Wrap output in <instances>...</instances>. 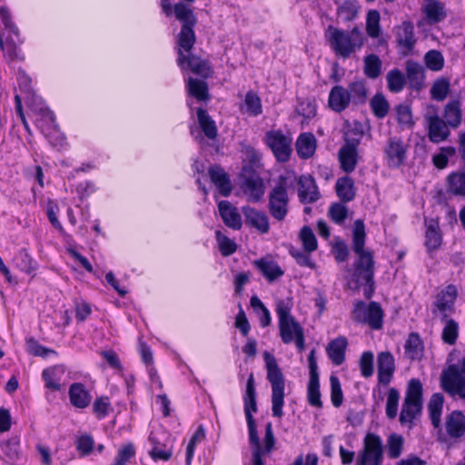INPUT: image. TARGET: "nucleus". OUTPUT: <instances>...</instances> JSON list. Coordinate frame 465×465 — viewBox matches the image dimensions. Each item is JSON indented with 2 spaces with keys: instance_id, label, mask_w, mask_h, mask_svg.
Segmentation results:
<instances>
[{
  "instance_id": "f257e3e1",
  "label": "nucleus",
  "mask_w": 465,
  "mask_h": 465,
  "mask_svg": "<svg viewBox=\"0 0 465 465\" xmlns=\"http://www.w3.org/2000/svg\"><path fill=\"white\" fill-rule=\"evenodd\" d=\"M244 414L246 418L249 442L252 447V465H264L262 455L271 453L275 445V437L273 434L272 424L268 422L265 426V435L263 438L264 447L260 442L255 420L252 413L257 412L256 390L253 373L249 374L245 393L243 395Z\"/></svg>"
},
{
  "instance_id": "f03ea898",
  "label": "nucleus",
  "mask_w": 465,
  "mask_h": 465,
  "mask_svg": "<svg viewBox=\"0 0 465 465\" xmlns=\"http://www.w3.org/2000/svg\"><path fill=\"white\" fill-rule=\"evenodd\" d=\"M365 225L362 220H356L352 231V250L357 254L354 276L357 282L364 284L363 294L370 299L374 292V260L371 251L365 250Z\"/></svg>"
},
{
  "instance_id": "7ed1b4c3",
  "label": "nucleus",
  "mask_w": 465,
  "mask_h": 465,
  "mask_svg": "<svg viewBox=\"0 0 465 465\" xmlns=\"http://www.w3.org/2000/svg\"><path fill=\"white\" fill-rule=\"evenodd\" d=\"M161 6L166 16H171L174 14L175 18L183 24L176 39V44L182 47L181 50L193 47L196 41L193 31L196 18L190 6L183 3H178L173 7L169 0H161Z\"/></svg>"
},
{
  "instance_id": "20e7f679",
  "label": "nucleus",
  "mask_w": 465,
  "mask_h": 465,
  "mask_svg": "<svg viewBox=\"0 0 465 465\" xmlns=\"http://www.w3.org/2000/svg\"><path fill=\"white\" fill-rule=\"evenodd\" d=\"M327 32L331 48L336 56L343 59L349 58L361 49L365 43V36L358 26H354L351 31H345L330 25Z\"/></svg>"
},
{
  "instance_id": "39448f33",
  "label": "nucleus",
  "mask_w": 465,
  "mask_h": 465,
  "mask_svg": "<svg viewBox=\"0 0 465 465\" xmlns=\"http://www.w3.org/2000/svg\"><path fill=\"white\" fill-rule=\"evenodd\" d=\"M423 386L417 378L409 381L404 401L399 417L400 423L411 428L414 420L420 415L423 406Z\"/></svg>"
},
{
  "instance_id": "423d86ee",
  "label": "nucleus",
  "mask_w": 465,
  "mask_h": 465,
  "mask_svg": "<svg viewBox=\"0 0 465 465\" xmlns=\"http://www.w3.org/2000/svg\"><path fill=\"white\" fill-rule=\"evenodd\" d=\"M267 379L272 384V415L281 418L283 415L285 381L281 369L273 355L265 351Z\"/></svg>"
},
{
  "instance_id": "0eeeda50",
  "label": "nucleus",
  "mask_w": 465,
  "mask_h": 465,
  "mask_svg": "<svg viewBox=\"0 0 465 465\" xmlns=\"http://www.w3.org/2000/svg\"><path fill=\"white\" fill-rule=\"evenodd\" d=\"M440 386L452 399L465 401V357L442 370Z\"/></svg>"
},
{
  "instance_id": "6e6552de",
  "label": "nucleus",
  "mask_w": 465,
  "mask_h": 465,
  "mask_svg": "<svg viewBox=\"0 0 465 465\" xmlns=\"http://www.w3.org/2000/svg\"><path fill=\"white\" fill-rule=\"evenodd\" d=\"M33 112L38 115L36 124L49 143L57 150L63 149L66 143V139L55 124L54 113L41 101L35 106L33 104Z\"/></svg>"
},
{
  "instance_id": "1a4fd4ad",
  "label": "nucleus",
  "mask_w": 465,
  "mask_h": 465,
  "mask_svg": "<svg viewBox=\"0 0 465 465\" xmlns=\"http://www.w3.org/2000/svg\"><path fill=\"white\" fill-rule=\"evenodd\" d=\"M293 302L291 298L278 299L276 301V314L279 320L280 336L283 343L290 344L300 331H303L302 325L291 314Z\"/></svg>"
},
{
  "instance_id": "9d476101",
  "label": "nucleus",
  "mask_w": 465,
  "mask_h": 465,
  "mask_svg": "<svg viewBox=\"0 0 465 465\" xmlns=\"http://www.w3.org/2000/svg\"><path fill=\"white\" fill-rule=\"evenodd\" d=\"M363 132L356 128L345 134V143L340 148L338 158L341 168L347 173L353 172L359 161L358 146L362 139Z\"/></svg>"
},
{
  "instance_id": "9b49d317",
  "label": "nucleus",
  "mask_w": 465,
  "mask_h": 465,
  "mask_svg": "<svg viewBox=\"0 0 465 465\" xmlns=\"http://www.w3.org/2000/svg\"><path fill=\"white\" fill-rule=\"evenodd\" d=\"M384 446L381 438L372 432L365 435L362 448L356 457V465H382Z\"/></svg>"
},
{
  "instance_id": "f8f14e48",
  "label": "nucleus",
  "mask_w": 465,
  "mask_h": 465,
  "mask_svg": "<svg viewBox=\"0 0 465 465\" xmlns=\"http://www.w3.org/2000/svg\"><path fill=\"white\" fill-rule=\"evenodd\" d=\"M286 182V177L281 176L279 183L271 190L268 195L269 213L278 222H282L289 213V196Z\"/></svg>"
},
{
  "instance_id": "ddd939ff",
  "label": "nucleus",
  "mask_w": 465,
  "mask_h": 465,
  "mask_svg": "<svg viewBox=\"0 0 465 465\" xmlns=\"http://www.w3.org/2000/svg\"><path fill=\"white\" fill-rule=\"evenodd\" d=\"M352 313L356 322L366 323L372 330H380L382 327L384 313L377 302H371L368 305L364 302H358Z\"/></svg>"
},
{
  "instance_id": "4468645a",
  "label": "nucleus",
  "mask_w": 465,
  "mask_h": 465,
  "mask_svg": "<svg viewBox=\"0 0 465 465\" xmlns=\"http://www.w3.org/2000/svg\"><path fill=\"white\" fill-rule=\"evenodd\" d=\"M241 189L247 200L260 202L265 193V185L259 173L251 167H245L241 173Z\"/></svg>"
},
{
  "instance_id": "2eb2a0df",
  "label": "nucleus",
  "mask_w": 465,
  "mask_h": 465,
  "mask_svg": "<svg viewBox=\"0 0 465 465\" xmlns=\"http://www.w3.org/2000/svg\"><path fill=\"white\" fill-rule=\"evenodd\" d=\"M177 64L182 71L190 70L193 74L203 78H208L212 74L210 64L207 60L192 54L193 47L187 50H181L182 47L176 44Z\"/></svg>"
},
{
  "instance_id": "dca6fc26",
  "label": "nucleus",
  "mask_w": 465,
  "mask_h": 465,
  "mask_svg": "<svg viewBox=\"0 0 465 465\" xmlns=\"http://www.w3.org/2000/svg\"><path fill=\"white\" fill-rule=\"evenodd\" d=\"M265 143L272 150L277 161L285 163L290 159L292 138L285 135L281 130L268 131L265 134Z\"/></svg>"
},
{
  "instance_id": "f3484780",
  "label": "nucleus",
  "mask_w": 465,
  "mask_h": 465,
  "mask_svg": "<svg viewBox=\"0 0 465 465\" xmlns=\"http://www.w3.org/2000/svg\"><path fill=\"white\" fill-rule=\"evenodd\" d=\"M424 120L428 127V137L430 142L439 143L450 136V126L439 116L435 106L428 107L424 114Z\"/></svg>"
},
{
  "instance_id": "a211bd4d",
  "label": "nucleus",
  "mask_w": 465,
  "mask_h": 465,
  "mask_svg": "<svg viewBox=\"0 0 465 465\" xmlns=\"http://www.w3.org/2000/svg\"><path fill=\"white\" fill-rule=\"evenodd\" d=\"M310 378L307 386V400L311 406L322 408L321 400L320 381L318 373V365L315 357V350L312 349L308 356Z\"/></svg>"
},
{
  "instance_id": "6ab92c4d",
  "label": "nucleus",
  "mask_w": 465,
  "mask_h": 465,
  "mask_svg": "<svg viewBox=\"0 0 465 465\" xmlns=\"http://www.w3.org/2000/svg\"><path fill=\"white\" fill-rule=\"evenodd\" d=\"M408 144L398 136L389 137L384 147L385 159L391 168H398L407 158Z\"/></svg>"
},
{
  "instance_id": "aec40b11",
  "label": "nucleus",
  "mask_w": 465,
  "mask_h": 465,
  "mask_svg": "<svg viewBox=\"0 0 465 465\" xmlns=\"http://www.w3.org/2000/svg\"><path fill=\"white\" fill-rule=\"evenodd\" d=\"M378 383L388 386L395 371V361L390 351H381L377 356Z\"/></svg>"
},
{
  "instance_id": "412c9836",
  "label": "nucleus",
  "mask_w": 465,
  "mask_h": 465,
  "mask_svg": "<svg viewBox=\"0 0 465 465\" xmlns=\"http://www.w3.org/2000/svg\"><path fill=\"white\" fill-rule=\"evenodd\" d=\"M396 43L405 54L414 48L416 38L414 35V25L411 21H404L394 27Z\"/></svg>"
},
{
  "instance_id": "4be33fe9",
  "label": "nucleus",
  "mask_w": 465,
  "mask_h": 465,
  "mask_svg": "<svg viewBox=\"0 0 465 465\" xmlns=\"http://www.w3.org/2000/svg\"><path fill=\"white\" fill-rule=\"evenodd\" d=\"M457 296L458 290L453 284L446 286L436 296L434 306L441 312L444 319L453 312Z\"/></svg>"
},
{
  "instance_id": "5701e85b",
  "label": "nucleus",
  "mask_w": 465,
  "mask_h": 465,
  "mask_svg": "<svg viewBox=\"0 0 465 465\" xmlns=\"http://www.w3.org/2000/svg\"><path fill=\"white\" fill-rule=\"evenodd\" d=\"M219 214L223 223L232 229L240 230L242 226V216L238 208L227 200H223L218 203Z\"/></svg>"
},
{
  "instance_id": "b1692460",
  "label": "nucleus",
  "mask_w": 465,
  "mask_h": 465,
  "mask_svg": "<svg viewBox=\"0 0 465 465\" xmlns=\"http://www.w3.org/2000/svg\"><path fill=\"white\" fill-rule=\"evenodd\" d=\"M246 224L255 228L260 233H267L270 230V221L268 215L260 210L251 206L242 208Z\"/></svg>"
},
{
  "instance_id": "393cba45",
  "label": "nucleus",
  "mask_w": 465,
  "mask_h": 465,
  "mask_svg": "<svg viewBox=\"0 0 465 465\" xmlns=\"http://www.w3.org/2000/svg\"><path fill=\"white\" fill-rule=\"evenodd\" d=\"M445 430L448 436L460 440L465 436V414L461 411H453L446 416Z\"/></svg>"
},
{
  "instance_id": "a878e982",
  "label": "nucleus",
  "mask_w": 465,
  "mask_h": 465,
  "mask_svg": "<svg viewBox=\"0 0 465 465\" xmlns=\"http://www.w3.org/2000/svg\"><path fill=\"white\" fill-rule=\"evenodd\" d=\"M348 90L342 85H334L328 97L329 107L335 113L345 111L351 104Z\"/></svg>"
},
{
  "instance_id": "bb28decb",
  "label": "nucleus",
  "mask_w": 465,
  "mask_h": 465,
  "mask_svg": "<svg viewBox=\"0 0 465 465\" xmlns=\"http://www.w3.org/2000/svg\"><path fill=\"white\" fill-rule=\"evenodd\" d=\"M298 184V197L302 203H314L319 199L320 193L312 176H301Z\"/></svg>"
},
{
  "instance_id": "cd10ccee",
  "label": "nucleus",
  "mask_w": 465,
  "mask_h": 465,
  "mask_svg": "<svg viewBox=\"0 0 465 465\" xmlns=\"http://www.w3.org/2000/svg\"><path fill=\"white\" fill-rule=\"evenodd\" d=\"M406 78L411 89L420 90L424 85V67L416 61L408 60L406 62Z\"/></svg>"
},
{
  "instance_id": "c85d7f7f",
  "label": "nucleus",
  "mask_w": 465,
  "mask_h": 465,
  "mask_svg": "<svg viewBox=\"0 0 465 465\" xmlns=\"http://www.w3.org/2000/svg\"><path fill=\"white\" fill-rule=\"evenodd\" d=\"M68 394L71 404L79 409L86 408L92 401L91 393L81 382L71 384Z\"/></svg>"
},
{
  "instance_id": "c756f323",
  "label": "nucleus",
  "mask_w": 465,
  "mask_h": 465,
  "mask_svg": "<svg viewBox=\"0 0 465 465\" xmlns=\"http://www.w3.org/2000/svg\"><path fill=\"white\" fill-rule=\"evenodd\" d=\"M208 173L220 193L223 196H228L232 192V185L229 176L224 170L219 165H212Z\"/></svg>"
},
{
  "instance_id": "7c9ffc66",
  "label": "nucleus",
  "mask_w": 465,
  "mask_h": 465,
  "mask_svg": "<svg viewBox=\"0 0 465 465\" xmlns=\"http://www.w3.org/2000/svg\"><path fill=\"white\" fill-rule=\"evenodd\" d=\"M444 396L440 392L433 393L428 404L430 420L434 429L441 430V414Z\"/></svg>"
},
{
  "instance_id": "2f4dec72",
  "label": "nucleus",
  "mask_w": 465,
  "mask_h": 465,
  "mask_svg": "<svg viewBox=\"0 0 465 465\" xmlns=\"http://www.w3.org/2000/svg\"><path fill=\"white\" fill-rule=\"evenodd\" d=\"M149 440L153 448L149 451L153 460H168L173 455V446L171 442H161L157 434L152 432Z\"/></svg>"
},
{
  "instance_id": "473e14b6",
  "label": "nucleus",
  "mask_w": 465,
  "mask_h": 465,
  "mask_svg": "<svg viewBox=\"0 0 465 465\" xmlns=\"http://www.w3.org/2000/svg\"><path fill=\"white\" fill-rule=\"evenodd\" d=\"M347 345V339L343 336L332 340L328 344L326 351L333 364L339 366L343 363Z\"/></svg>"
},
{
  "instance_id": "72a5a7b5",
  "label": "nucleus",
  "mask_w": 465,
  "mask_h": 465,
  "mask_svg": "<svg viewBox=\"0 0 465 465\" xmlns=\"http://www.w3.org/2000/svg\"><path fill=\"white\" fill-rule=\"evenodd\" d=\"M295 146L300 158L309 159L315 153L316 139L312 134L303 133L298 137Z\"/></svg>"
},
{
  "instance_id": "f704fd0d",
  "label": "nucleus",
  "mask_w": 465,
  "mask_h": 465,
  "mask_svg": "<svg viewBox=\"0 0 465 465\" xmlns=\"http://www.w3.org/2000/svg\"><path fill=\"white\" fill-rule=\"evenodd\" d=\"M17 81L19 87L22 93L25 94L24 99L25 100L26 104L33 111V104H39L40 101L44 103L41 97L35 95V94L32 91L31 88V79L25 74V71L19 70L17 74Z\"/></svg>"
},
{
  "instance_id": "c9c22d12",
  "label": "nucleus",
  "mask_w": 465,
  "mask_h": 465,
  "mask_svg": "<svg viewBox=\"0 0 465 465\" xmlns=\"http://www.w3.org/2000/svg\"><path fill=\"white\" fill-rule=\"evenodd\" d=\"M64 373L65 367L64 365H54L45 369L42 372V377L45 387L52 391H60L61 380Z\"/></svg>"
},
{
  "instance_id": "e433bc0d",
  "label": "nucleus",
  "mask_w": 465,
  "mask_h": 465,
  "mask_svg": "<svg viewBox=\"0 0 465 465\" xmlns=\"http://www.w3.org/2000/svg\"><path fill=\"white\" fill-rule=\"evenodd\" d=\"M346 89L353 105H361L367 102L369 92L364 80H355L350 83Z\"/></svg>"
},
{
  "instance_id": "4c0bfd02",
  "label": "nucleus",
  "mask_w": 465,
  "mask_h": 465,
  "mask_svg": "<svg viewBox=\"0 0 465 465\" xmlns=\"http://www.w3.org/2000/svg\"><path fill=\"white\" fill-rule=\"evenodd\" d=\"M254 265L266 278L268 282H273L276 279L283 275L284 272L278 265V263L272 260L260 259L254 261Z\"/></svg>"
},
{
  "instance_id": "58836bf2",
  "label": "nucleus",
  "mask_w": 465,
  "mask_h": 465,
  "mask_svg": "<svg viewBox=\"0 0 465 465\" xmlns=\"http://www.w3.org/2000/svg\"><path fill=\"white\" fill-rule=\"evenodd\" d=\"M422 12L430 24H438L447 16L444 4L438 0H430L422 7Z\"/></svg>"
},
{
  "instance_id": "ea45409f",
  "label": "nucleus",
  "mask_w": 465,
  "mask_h": 465,
  "mask_svg": "<svg viewBox=\"0 0 465 465\" xmlns=\"http://www.w3.org/2000/svg\"><path fill=\"white\" fill-rule=\"evenodd\" d=\"M442 242L439 223L431 219L426 223L425 246L429 252L438 249Z\"/></svg>"
},
{
  "instance_id": "a19ab883",
  "label": "nucleus",
  "mask_w": 465,
  "mask_h": 465,
  "mask_svg": "<svg viewBox=\"0 0 465 465\" xmlns=\"http://www.w3.org/2000/svg\"><path fill=\"white\" fill-rule=\"evenodd\" d=\"M335 191L342 203H348L355 198L356 191L353 180L349 176L340 177L336 181Z\"/></svg>"
},
{
  "instance_id": "79ce46f5",
  "label": "nucleus",
  "mask_w": 465,
  "mask_h": 465,
  "mask_svg": "<svg viewBox=\"0 0 465 465\" xmlns=\"http://www.w3.org/2000/svg\"><path fill=\"white\" fill-rule=\"evenodd\" d=\"M443 117L450 128H458L462 119L460 103L458 100L449 102L444 107Z\"/></svg>"
},
{
  "instance_id": "37998d69",
  "label": "nucleus",
  "mask_w": 465,
  "mask_h": 465,
  "mask_svg": "<svg viewBox=\"0 0 465 465\" xmlns=\"http://www.w3.org/2000/svg\"><path fill=\"white\" fill-rule=\"evenodd\" d=\"M448 192L455 196L465 197V167L448 176Z\"/></svg>"
},
{
  "instance_id": "c03bdc74",
  "label": "nucleus",
  "mask_w": 465,
  "mask_h": 465,
  "mask_svg": "<svg viewBox=\"0 0 465 465\" xmlns=\"http://www.w3.org/2000/svg\"><path fill=\"white\" fill-rule=\"evenodd\" d=\"M405 354L411 360L420 359L423 351V343L420 335L416 332H411L405 342Z\"/></svg>"
},
{
  "instance_id": "a18cd8bd",
  "label": "nucleus",
  "mask_w": 465,
  "mask_h": 465,
  "mask_svg": "<svg viewBox=\"0 0 465 465\" xmlns=\"http://www.w3.org/2000/svg\"><path fill=\"white\" fill-rule=\"evenodd\" d=\"M187 92L198 101H206L209 99L208 85L206 82L193 77L187 81Z\"/></svg>"
},
{
  "instance_id": "49530a36",
  "label": "nucleus",
  "mask_w": 465,
  "mask_h": 465,
  "mask_svg": "<svg viewBox=\"0 0 465 465\" xmlns=\"http://www.w3.org/2000/svg\"><path fill=\"white\" fill-rule=\"evenodd\" d=\"M197 118L204 134L209 139H214L217 136V127L215 122L211 118L206 110L198 108Z\"/></svg>"
},
{
  "instance_id": "de8ad7c7",
  "label": "nucleus",
  "mask_w": 465,
  "mask_h": 465,
  "mask_svg": "<svg viewBox=\"0 0 465 465\" xmlns=\"http://www.w3.org/2000/svg\"><path fill=\"white\" fill-rule=\"evenodd\" d=\"M14 262L19 270L28 274L34 272L37 267L36 262L34 261L25 249H22L18 252L14 258Z\"/></svg>"
},
{
  "instance_id": "09e8293b",
  "label": "nucleus",
  "mask_w": 465,
  "mask_h": 465,
  "mask_svg": "<svg viewBox=\"0 0 465 465\" xmlns=\"http://www.w3.org/2000/svg\"><path fill=\"white\" fill-rule=\"evenodd\" d=\"M370 106L373 114L379 119H383L390 109V104L382 94H376L371 99Z\"/></svg>"
},
{
  "instance_id": "8fccbe9b",
  "label": "nucleus",
  "mask_w": 465,
  "mask_h": 465,
  "mask_svg": "<svg viewBox=\"0 0 465 465\" xmlns=\"http://www.w3.org/2000/svg\"><path fill=\"white\" fill-rule=\"evenodd\" d=\"M381 73V61L376 54L364 57V74L368 78L376 79Z\"/></svg>"
},
{
  "instance_id": "3c124183",
  "label": "nucleus",
  "mask_w": 465,
  "mask_h": 465,
  "mask_svg": "<svg viewBox=\"0 0 465 465\" xmlns=\"http://www.w3.org/2000/svg\"><path fill=\"white\" fill-rule=\"evenodd\" d=\"M404 439L401 435L391 433L387 439V454L390 459H398L403 450Z\"/></svg>"
},
{
  "instance_id": "603ef678",
  "label": "nucleus",
  "mask_w": 465,
  "mask_h": 465,
  "mask_svg": "<svg viewBox=\"0 0 465 465\" xmlns=\"http://www.w3.org/2000/svg\"><path fill=\"white\" fill-rule=\"evenodd\" d=\"M388 89L392 93H400L403 90L406 84L404 74L399 69L395 68L387 74Z\"/></svg>"
},
{
  "instance_id": "864d4df0",
  "label": "nucleus",
  "mask_w": 465,
  "mask_h": 465,
  "mask_svg": "<svg viewBox=\"0 0 465 465\" xmlns=\"http://www.w3.org/2000/svg\"><path fill=\"white\" fill-rule=\"evenodd\" d=\"M459 336V324L453 319H448L441 332V340L444 343L454 345Z\"/></svg>"
},
{
  "instance_id": "5fc2aeb1",
  "label": "nucleus",
  "mask_w": 465,
  "mask_h": 465,
  "mask_svg": "<svg viewBox=\"0 0 465 465\" xmlns=\"http://www.w3.org/2000/svg\"><path fill=\"white\" fill-rule=\"evenodd\" d=\"M381 15L377 10H370L366 17V32L371 38H377L381 35Z\"/></svg>"
},
{
  "instance_id": "6e6d98bb",
  "label": "nucleus",
  "mask_w": 465,
  "mask_h": 465,
  "mask_svg": "<svg viewBox=\"0 0 465 465\" xmlns=\"http://www.w3.org/2000/svg\"><path fill=\"white\" fill-rule=\"evenodd\" d=\"M400 401V392L396 388H390L386 400L385 412L390 420L396 418L398 413V405Z\"/></svg>"
},
{
  "instance_id": "4d7b16f0",
  "label": "nucleus",
  "mask_w": 465,
  "mask_h": 465,
  "mask_svg": "<svg viewBox=\"0 0 465 465\" xmlns=\"http://www.w3.org/2000/svg\"><path fill=\"white\" fill-rule=\"evenodd\" d=\"M450 92V82L446 78L437 79L431 88V98L436 101H443Z\"/></svg>"
},
{
  "instance_id": "13d9d810",
  "label": "nucleus",
  "mask_w": 465,
  "mask_h": 465,
  "mask_svg": "<svg viewBox=\"0 0 465 465\" xmlns=\"http://www.w3.org/2000/svg\"><path fill=\"white\" fill-rule=\"evenodd\" d=\"M300 239L302 242L303 249L306 252H314L317 247V240L314 232L309 226H303L300 232Z\"/></svg>"
},
{
  "instance_id": "bf43d9fd",
  "label": "nucleus",
  "mask_w": 465,
  "mask_h": 465,
  "mask_svg": "<svg viewBox=\"0 0 465 465\" xmlns=\"http://www.w3.org/2000/svg\"><path fill=\"white\" fill-rule=\"evenodd\" d=\"M426 66L431 71H440L444 65V57L440 51L430 50L424 56Z\"/></svg>"
},
{
  "instance_id": "052dcab7",
  "label": "nucleus",
  "mask_w": 465,
  "mask_h": 465,
  "mask_svg": "<svg viewBox=\"0 0 465 465\" xmlns=\"http://www.w3.org/2000/svg\"><path fill=\"white\" fill-rule=\"evenodd\" d=\"M244 104L246 106V112L252 116H258L262 112L260 97L252 91L246 94Z\"/></svg>"
},
{
  "instance_id": "680f3d73",
  "label": "nucleus",
  "mask_w": 465,
  "mask_h": 465,
  "mask_svg": "<svg viewBox=\"0 0 465 465\" xmlns=\"http://www.w3.org/2000/svg\"><path fill=\"white\" fill-rule=\"evenodd\" d=\"M215 236L223 256H229L236 252L237 245L234 241L223 235L220 231H216Z\"/></svg>"
},
{
  "instance_id": "e2e57ef3",
  "label": "nucleus",
  "mask_w": 465,
  "mask_h": 465,
  "mask_svg": "<svg viewBox=\"0 0 465 465\" xmlns=\"http://www.w3.org/2000/svg\"><path fill=\"white\" fill-rule=\"evenodd\" d=\"M374 355L371 351H367L362 352L359 365L361 370V374L364 378H370L373 375L374 367H373Z\"/></svg>"
},
{
  "instance_id": "0e129e2a",
  "label": "nucleus",
  "mask_w": 465,
  "mask_h": 465,
  "mask_svg": "<svg viewBox=\"0 0 465 465\" xmlns=\"http://www.w3.org/2000/svg\"><path fill=\"white\" fill-rule=\"evenodd\" d=\"M331 383V401L334 407L338 408L342 404L343 393L340 380L337 376L331 375L330 377Z\"/></svg>"
},
{
  "instance_id": "69168bd1",
  "label": "nucleus",
  "mask_w": 465,
  "mask_h": 465,
  "mask_svg": "<svg viewBox=\"0 0 465 465\" xmlns=\"http://www.w3.org/2000/svg\"><path fill=\"white\" fill-rule=\"evenodd\" d=\"M329 215L332 222L341 224L347 218L348 209L343 203H334L329 208Z\"/></svg>"
},
{
  "instance_id": "338daca9",
  "label": "nucleus",
  "mask_w": 465,
  "mask_h": 465,
  "mask_svg": "<svg viewBox=\"0 0 465 465\" xmlns=\"http://www.w3.org/2000/svg\"><path fill=\"white\" fill-rule=\"evenodd\" d=\"M1 449L6 458L10 460H16L19 458V440L14 437L2 443Z\"/></svg>"
},
{
  "instance_id": "774afa93",
  "label": "nucleus",
  "mask_w": 465,
  "mask_h": 465,
  "mask_svg": "<svg viewBox=\"0 0 465 465\" xmlns=\"http://www.w3.org/2000/svg\"><path fill=\"white\" fill-rule=\"evenodd\" d=\"M27 351L34 356L47 357L51 353H55L52 349L44 347L34 338L26 339Z\"/></svg>"
}]
</instances>
